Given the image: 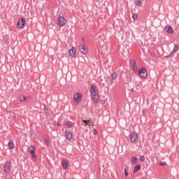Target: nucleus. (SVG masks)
<instances>
[{"label": "nucleus", "instance_id": "obj_1", "mask_svg": "<svg viewBox=\"0 0 179 179\" xmlns=\"http://www.w3.org/2000/svg\"><path fill=\"white\" fill-rule=\"evenodd\" d=\"M139 76L142 78V79H146L148 78V71L146 69L142 68L138 71Z\"/></svg>", "mask_w": 179, "mask_h": 179}, {"label": "nucleus", "instance_id": "obj_2", "mask_svg": "<svg viewBox=\"0 0 179 179\" xmlns=\"http://www.w3.org/2000/svg\"><path fill=\"white\" fill-rule=\"evenodd\" d=\"M34 150H36V147L34 145H30V147L28 148V152L32 156V159L36 160L37 157L36 156V152H34Z\"/></svg>", "mask_w": 179, "mask_h": 179}, {"label": "nucleus", "instance_id": "obj_3", "mask_svg": "<svg viewBox=\"0 0 179 179\" xmlns=\"http://www.w3.org/2000/svg\"><path fill=\"white\" fill-rule=\"evenodd\" d=\"M74 104H79L80 101H82V94L80 93H76L74 94Z\"/></svg>", "mask_w": 179, "mask_h": 179}, {"label": "nucleus", "instance_id": "obj_4", "mask_svg": "<svg viewBox=\"0 0 179 179\" xmlns=\"http://www.w3.org/2000/svg\"><path fill=\"white\" fill-rule=\"evenodd\" d=\"M57 24L59 27H63L64 24H66V20L64 17L59 16L57 19Z\"/></svg>", "mask_w": 179, "mask_h": 179}, {"label": "nucleus", "instance_id": "obj_5", "mask_svg": "<svg viewBox=\"0 0 179 179\" xmlns=\"http://www.w3.org/2000/svg\"><path fill=\"white\" fill-rule=\"evenodd\" d=\"M26 24V18H20L18 22L17 25L18 26V27H20V29H23V27H24V25Z\"/></svg>", "mask_w": 179, "mask_h": 179}, {"label": "nucleus", "instance_id": "obj_6", "mask_svg": "<svg viewBox=\"0 0 179 179\" xmlns=\"http://www.w3.org/2000/svg\"><path fill=\"white\" fill-rule=\"evenodd\" d=\"M79 51L81 54H83V55H87V48H86V45L84 44L79 45Z\"/></svg>", "mask_w": 179, "mask_h": 179}, {"label": "nucleus", "instance_id": "obj_7", "mask_svg": "<svg viewBox=\"0 0 179 179\" xmlns=\"http://www.w3.org/2000/svg\"><path fill=\"white\" fill-rule=\"evenodd\" d=\"M130 141L132 142V143H136L138 141V134L135 132H132L130 134Z\"/></svg>", "mask_w": 179, "mask_h": 179}, {"label": "nucleus", "instance_id": "obj_8", "mask_svg": "<svg viewBox=\"0 0 179 179\" xmlns=\"http://www.w3.org/2000/svg\"><path fill=\"white\" fill-rule=\"evenodd\" d=\"M3 168H4L5 173H9V171H10V162H6L4 164Z\"/></svg>", "mask_w": 179, "mask_h": 179}, {"label": "nucleus", "instance_id": "obj_9", "mask_svg": "<svg viewBox=\"0 0 179 179\" xmlns=\"http://www.w3.org/2000/svg\"><path fill=\"white\" fill-rule=\"evenodd\" d=\"M68 164H69V162L66 159H63L62 160V166L64 170H66V169H68Z\"/></svg>", "mask_w": 179, "mask_h": 179}, {"label": "nucleus", "instance_id": "obj_10", "mask_svg": "<svg viewBox=\"0 0 179 179\" xmlns=\"http://www.w3.org/2000/svg\"><path fill=\"white\" fill-rule=\"evenodd\" d=\"M165 30L166 33H169V34H174V29H173V27H171L170 25H167L165 27Z\"/></svg>", "mask_w": 179, "mask_h": 179}, {"label": "nucleus", "instance_id": "obj_11", "mask_svg": "<svg viewBox=\"0 0 179 179\" xmlns=\"http://www.w3.org/2000/svg\"><path fill=\"white\" fill-rule=\"evenodd\" d=\"M64 134L66 136V139H67L68 141H71V139H72L73 134L71 131L66 130Z\"/></svg>", "mask_w": 179, "mask_h": 179}, {"label": "nucleus", "instance_id": "obj_12", "mask_svg": "<svg viewBox=\"0 0 179 179\" xmlns=\"http://www.w3.org/2000/svg\"><path fill=\"white\" fill-rule=\"evenodd\" d=\"M178 51V45H176L174 46V48H173L172 52H171L169 54V55L166 56V58H170V57H173L174 56V53L177 52Z\"/></svg>", "mask_w": 179, "mask_h": 179}, {"label": "nucleus", "instance_id": "obj_13", "mask_svg": "<svg viewBox=\"0 0 179 179\" xmlns=\"http://www.w3.org/2000/svg\"><path fill=\"white\" fill-rule=\"evenodd\" d=\"M92 100L94 103L99 102V94H91Z\"/></svg>", "mask_w": 179, "mask_h": 179}, {"label": "nucleus", "instance_id": "obj_14", "mask_svg": "<svg viewBox=\"0 0 179 179\" xmlns=\"http://www.w3.org/2000/svg\"><path fill=\"white\" fill-rule=\"evenodd\" d=\"M82 122L84 123L85 127H87V125H89V127H93V125H94V123L92 122L90 120H83Z\"/></svg>", "mask_w": 179, "mask_h": 179}, {"label": "nucleus", "instance_id": "obj_15", "mask_svg": "<svg viewBox=\"0 0 179 179\" xmlns=\"http://www.w3.org/2000/svg\"><path fill=\"white\" fill-rule=\"evenodd\" d=\"M69 53L72 57H75V55H76V48H75V47H72L69 50Z\"/></svg>", "mask_w": 179, "mask_h": 179}, {"label": "nucleus", "instance_id": "obj_16", "mask_svg": "<svg viewBox=\"0 0 179 179\" xmlns=\"http://www.w3.org/2000/svg\"><path fill=\"white\" fill-rule=\"evenodd\" d=\"M90 94H97V87L96 85H92L90 89Z\"/></svg>", "mask_w": 179, "mask_h": 179}, {"label": "nucleus", "instance_id": "obj_17", "mask_svg": "<svg viewBox=\"0 0 179 179\" xmlns=\"http://www.w3.org/2000/svg\"><path fill=\"white\" fill-rule=\"evenodd\" d=\"M131 64H132V69L133 71H138V66H136V62H135V60L132 59L131 61Z\"/></svg>", "mask_w": 179, "mask_h": 179}, {"label": "nucleus", "instance_id": "obj_18", "mask_svg": "<svg viewBox=\"0 0 179 179\" xmlns=\"http://www.w3.org/2000/svg\"><path fill=\"white\" fill-rule=\"evenodd\" d=\"M8 146V149L12 150L13 149V148H15V143H13V141H10Z\"/></svg>", "mask_w": 179, "mask_h": 179}, {"label": "nucleus", "instance_id": "obj_19", "mask_svg": "<svg viewBox=\"0 0 179 179\" xmlns=\"http://www.w3.org/2000/svg\"><path fill=\"white\" fill-rule=\"evenodd\" d=\"M141 169H142V166H141V164H137L134 167V173H138V171H139V170H141Z\"/></svg>", "mask_w": 179, "mask_h": 179}, {"label": "nucleus", "instance_id": "obj_20", "mask_svg": "<svg viewBox=\"0 0 179 179\" xmlns=\"http://www.w3.org/2000/svg\"><path fill=\"white\" fill-rule=\"evenodd\" d=\"M64 125H66V127H68L69 128H71V127H73V123L72 122H67L64 124Z\"/></svg>", "mask_w": 179, "mask_h": 179}, {"label": "nucleus", "instance_id": "obj_21", "mask_svg": "<svg viewBox=\"0 0 179 179\" xmlns=\"http://www.w3.org/2000/svg\"><path fill=\"white\" fill-rule=\"evenodd\" d=\"M137 162H138V159L136 158V157H132L131 164H136Z\"/></svg>", "mask_w": 179, "mask_h": 179}, {"label": "nucleus", "instance_id": "obj_22", "mask_svg": "<svg viewBox=\"0 0 179 179\" xmlns=\"http://www.w3.org/2000/svg\"><path fill=\"white\" fill-rule=\"evenodd\" d=\"M18 100H19V101H26V96H24L23 95H20L18 97Z\"/></svg>", "mask_w": 179, "mask_h": 179}, {"label": "nucleus", "instance_id": "obj_23", "mask_svg": "<svg viewBox=\"0 0 179 179\" xmlns=\"http://www.w3.org/2000/svg\"><path fill=\"white\" fill-rule=\"evenodd\" d=\"M136 5L137 6H141V5H142V0H136Z\"/></svg>", "mask_w": 179, "mask_h": 179}, {"label": "nucleus", "instance_id": "obj_24", "mask_svg": "<svg viewBox=\"0 0 179 179\" xmlns=\"http://www.w3.org/2000/svg\"><path fill=\"white\" fill-rule=\"evenodd\" d=\"M110 76H111V78H112V79H117V73H111L110 74Z\"/></svg>", "mask_w": 179, "mask_h": 179}, {"label": "nucleus", "instance_id": "obj_25", "mask_svg": "<svg viewBox=\"0 0 179 179\" xmlns=\"http://www.w3.org/2000/svg\"><path fill=\"white\" fill-rule=\"evenodd\" d=\"M45 146H50V141L48 139H45Z\"/></svg>", "mask_w": 179, "mask_h": 179}, {"label": "nucleus", "instance_id": "obj_26", "mask_svg": "<svg viewBox=\"0 0 179 179\" xmlns=\"http://www.w3.org/2000/svg\"><path fill=\"white\" fill-rule=\"evenodd\" d=\"M140 162H145V156L141 155V156L140 157Z\"/></svg>", "mask_w": 179, "mask_h": 179}, {"label": "nucleus", "instance_id": "obj_27", "mask_svg": "<svg viewBox=\"0 0 179 179\" xmlns=\"http://www.w3.org/2000/svg\"><path fill=\"white\" fill-rule=\"evenodd\" d=\"M132 17L134 20H136L138 19V14H133Z\"/></svg>", "mask_w": 179, "mask_h": 179}, {"label": "nucleus", "instance_id": "obj_28", "mask_svg": "<svg viewBox=\"0 0 179 179\" xmlns=\"http://www.w3.org/2000/svg\"><path fill=\"white\" fill-rule=\"evenodd\" d=\"M167 164L166 162H159V166H166Z\"/></svg>", "mask_w": 179, "mask_h": 179}, {"label": "nucleus", "instance_id": "obj_29", "mask_svg": "<svg viewBox=\"0 0 179 179\" xmlns=\"http://www.w3.org/2000/svg\"><path fill=\"white\" fill-rule=\"evenodd\" d=\"M124 176L128 177V171H127V169H124Z\"/></svg>", "mask_w": 179, "mask_h": 179}, {"label": "nucleus", "instance_id": "obj_30", "mask_svg": "<svg viewBox=\"0 0 179 179\" xmlns=\"http://www.w3.org/2000/svg\"><path fill=\"white\" fill-rule=\"evenodd\" d=\"M143 115H144V117H146V112H145V109H143Z\"/></svg>", "mask_w": 179, "mask_h": 179}, {"label": "nucleus", "instance_id": "obj_31", "mask_svg": "<svg viewBox=\"0 0 179 179\" xmlns=\"http://www.w3.org/2000/svg\"><path fill=\"white\" fill-rule=\"evenodd\" d=\"M44 113H45V114H47V113H48V109H44Z\"/></svg>", "mask_w": 179, "mask_h": 179}, {"label": "nucleus", "instance_id": "obj_32", "mask_svg": "<svg viewBox=\"0 0 179 179\" xmlns=\"http://www.w3.org/2000/svg\"><path fill=\"white\" fill-rule=\"evenodd\" d=\"M96 134H97V129L94 130V135H96Z\"/></svg>", "mask_w": 179, "mask_h": 179}]
</instances>
